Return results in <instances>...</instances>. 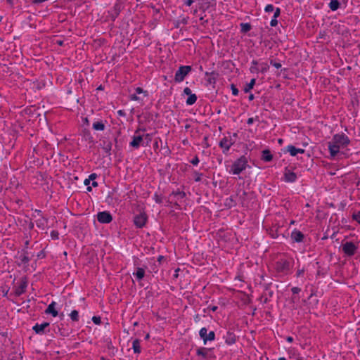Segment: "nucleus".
Listing matches in <instances>:
<instances>
[{
  "instance_id": "f03ea898",
  "label": "nucleus",
  "mask_w": 360,
  "mask_h": 360,
  "mask_svg": "<svg viewBox=\"0 0 360 360\" xmlns=\"http://www.w3.org/2000/svg\"><path fill=\"white\" fill-rule=\"evenodd\" d=\"M291 268V262L287 259H280L276 262V270L278 273L288 274Z\"/></svg>"
},
{
  "instance_id": "f257e3e1",
  "label": "nucleus",
  "mask_w": 360,
  "mask_h": 360,
  "mask_svg": "<svg viewBox=\"0 0 360 360\" xmlns=\"http://www.w3.org/2000/svg\"><path fill=\"white\" fill-rule=\"evenodd\" d=\"M248 167H249L248 158L245 155H242L233 162L229 173L234 175L240 174Z\"/></svg>"
},
{
  "instance_id": "3c124183",
  "label": "nucleus",
  "mask_w": 360,
  "mask_h": 360,
  "mask_svg": "<svg viewBox=\"0 0 360 360\" xmlns=\"http://www.w3.org/2000/svg\"><path fill=\"white\" fill-rule=\"evenodd\" d=\"M280 14H281V9L279 8H276L274 11V18H277L280 15Z\"/></svg>"
},
{
  "instance_id": "4c0bfd02",
  "label": "nucleus",
  "mask_w": 360,
  "mask_h": 360,
  "mask_svg": "<svg viewBox=\"0 0 360 360\" xmlns=\"http://www.w3.org/2000/svg\"><path fill=\"white\" fill-rule=\"evenodd\" d=\"M269 69V66L268 65V64L266 63H263L261 64V69H260V72H262V73H264L266 72H267Z\"/></svg>"
},
{
  "instance_id": "09e8293b",
  "label": "nucleus",
  "mask_w": 360,
  "mask_h": 360,
  "mask_svg": "<svg viewBox=\"0 0 360 360\" xmlns=\"http://www.w3.org/2000/svg\"><path fill=\"white\" fill-rule=\"evenodd\" d=\"M59 233L57 231H52L51 233V236L53 239H58Z\"/></svg>"
},
{
  "instance_id": "9d476101",
  "label": "nucleus",
  "mask_w": 360,
  "mask_h": 360,
  "mask_svg": "<svg viewBox=\"0 0 360 360\" xmlns=\"http://www.w3.org/2000/svg\"><path fill=\"white\" fill-rule=\"evenodd\" d=\"M97 220L101 224H109L112 221V217L108 211L99 212L97 214Z\"/></svg>"
},
{
  "instance_id": "c85d7f7f",
  "label": "nucleus",
  "mask_w": 360,
  "mask_h": 360,
  "mask_svg": "<svg viewBox=\"0 0 360 360\" xmlns=\"http://www.w3.org/2000/svg\"><path fill=\"white\" fill-rule=\"evenodd\" d=\"M63 324L60 323V325H58L56 326V328L54 329L55 333L59 332L60 335L65 337L68 335V333L65 331L64 329H63Z\"/></svg>"
},
{
  "instance_id": "bb28decb",
  "label": "nucleus",
  "mask_w": 360,
  "mask_h": 360,
  "mask_svg": "<svg viewBox=\"0 0 360 360\" xmlns=\"http://www.w3.org/2000/svg\"><path fill=\"white\" fill-rule=\"evenodd\" d=\"M255 82H256V79L255 78H253L250 80V83L246 84V85L245 86V87L243 89V91H245V93L250 92L251 91V89H253V87L255 84Z\"/></svg>"
},
{
  "instance_id": "4d7b16f0",
  "label": "nucleus",
  "mask_w": 360,
  "mask_h": 360,
  "mask_svg": "<svg viewBox=\"0 0 360 360\" xmlns=\"http://www.w3.org/2000/svg\"><path fill=\"white\" fill-rule=\"evenodd\" d=\"M184 93L186 94V95H190L192 92H191V90L190 88L188 87H186L184 89Z\"/></svg>"
},
{
  "instance_id": "0eeeda50",
  "label": "nucleus",
  "mask_w": 360,
  "mask_h": 360,
  "mask_svg": "<svg viewBox=\"0 0 360 360\" xmlns=\"http://www.w3.org/2000/svg\"><path fill=\"white\" fill-rule=\"evenodd\" d=\"M333 141H334L335 143L340 145V147H345L350 143L348 136L345 134H338L334 135L333 137Z\"/></svg>"
},
{
  "instance_id": "9b49d317",
  "label": "nucleus",
  "mask_w": 360,
  "mask_h": 360,
  "mask_svg": "<svg viewBox=\"0 0 360 360\" xmlns=\"http://www.w3.org/2000/svg\"><path fill=\"white\" fill-rule=\"evenodd\" d=\"M129 146L135 149H138L141 146H144L143 136L134 134L131 141L129 143Z\"/></svg>"
},
{
  "instance_id": "e2e57ef3",
  "label": "nucleus",
  "mask_w": 360,
  "mask_h": 360,
  "mask_svg": "<svg viewBox=\"0 0 360 360\" xmlns=\"http://www.w3.org/2000/svg\"><path fill=\"white\" fill-rule=\"evenodd\" d=\"M208 309H210L212 311H216L217 310V309H218V307L217 306H210L208 307Z\"/></svg>"
},
{
  "instance_id": "052dcab7",
  "label": "nucleus",
  "mask_w": 360,
  "mask_h": 360,
  "mask_svg": "<svg viewBox=\"0 0 360 360\" xmlns=\"http://www.w3.org/2000/svg\"><path fill=\"white\" fill-rule=\"evenodd\" d=\"M200 20L201 21V24L204 26H205V24L208 22L207 20H205L204 17H200Z\"/></svg>"
},
{
  "instance_id": "b1692460",
  "label": "nucleus",
  "mask_w": 360,
  "mask_h": 360,
  "mask_svg": "<svg viewBox=\"0 0 360 360\" xmlns=\"http://www.w3.org/2000/svg\"><path fill=\"white\" fill-rule=\"evenodd\" d=\"M212 349L205 348V347H199L196 350V354L199 356H202L204 359L207 358V351H211Z\"/></svg>"
},
{
  "instance_id": "603ef678",
  "label": "nucleus",
  "mask_w": 360,
  "mask_h": 360,
  "mask_svg": "<svg viewBox=\"0 0 360 360\" xmlns=\"http://www.w3.org/2000/svg\"><path fill=\"white\" fill-rule=\"evenodd\" d=\"M278 25V20H276V18H274L271 22H270V25L271 27H275Z\"/></svg>"
},
{
  "instance_id": "8fccbe9b",
  "label": "nucleus",
  "mask_w": 360,
  "mask_h": 360,
  "mask_svg": "<svg viewBox=\"0 0 360 360\" xmlns=\"http://www.w3.org/2000/svg\"><path fill=\"white\" fill-rule=\"evenodd\" d=\"M250 70L252 73H257L259 71H260L257 66L253 65L250 67Z\"/></svg>"
},
{
  "instance_id": "c9c22d12",
  "label": "nucleus",
  "mask_w": 360,
  "mask_h": 360,
  "mask_svg": "<svg viewBox=\"0 0 360 360\" xmlns=\"http://www.w3.org/2000/svg\"><path fill=\"white\" fill-rule=\"evenodd\" d=\"M70 319L73 321H79V312L77 310H73L70 314Z\"/></svg>"
},
{
  "instance_id": "423d86ee",
  "label": "nucleus",
  "mask_w": 360,
  "mask_h": 360,
  "mask_svg": "<svg viewBox=\"0 0 360 360\" xmlns=\"http://www.w3.org/2000/svg\"><path fill=\"white\" fill-rule=\"evenodd\" d=\"M216 1L215 0L202 1L200 3L199 9L202 12L211 13L215 11Z\"/></svg>"
},
{
  "instance_id": "0e129e2a",
  "label": "nucleus",
  "mask_w": 360,
  "mask_h": 360,
  "mask_svg": "<svg viewBox=\"0 0 360 360\" xmlns=\"http://www.w3.org/2000/svg\"><path fill=\"white\" fill-rule=\"evenodd\" d=\"M193 3V0H186L185 1V4L188 6H191V4Z\"/></svg>"
},
{
  "instance_id": "c756f323",
  "label": "nucleus",
  "mask_w": 360,
  "mask_h": 360,
  "mask_svg": "<svg viewBox=\"0 0 360 360\" xmlns=\"http://www.w3.org/2000/svg\"><path fill=\"white\" fill-rule=\"evenodd\" d=\"M197 101V96L195 94H191L188 95V97L186 100V104L188 105H191L194 104Z\"/></svg>"
},
{
  "instance_id": "f8f14e48",
  "label": "nucleus",
  "mask_w": 360,
  "mask_h": 360,
  "mask_svg": "<svg viewBox=\"0 0 360 360\" xmlns=\"http://www.w3.org/2000/svg\"><path fill=\"white\" fill-rule=\"evenodd\" d=\"M148 217L146 213H140L136 214L134 218V225L137 228H143L147 221Z\"/></svg>"
},
{
  "instance_id": "aec40b11",
  "label": "nucleus",
  "mask_w": 360,
  "mask_h": 360,
  "mask_svg": "<svg viewBox=\"0 0 360 360\" xmlns=\"http://www.w3.org/2000/svg\"><path fill=\"white\" fill-rule=\"evenodd\" d=\"M56 305V303L55 302H52L45 310V313L47 314H51L53 317L57 316L58 315V312L55 308Z\"/></svg>"
},
{
  "instance_id": "13d9d810",
  "label": "nucleus",
  "mask_w": 360,
  "mask_h": 360,
  "mask_svg": "<svg viewBox=\"0 0 360 360\" xmlns=\"http://www.w3.org/2000/svg\"><path fill=\"white\" fill-rule=\"evenodd\" d=\"M146 131V129L145 128H140L139 127L134 132L135 134H140V132L141 131Z\"/></svg>"
},
{
  "instance_id": "f3484780",
  "label": "nucleus",
  "mask_w": 360,
  "mask_h": 360,
  "mask_svg": "<svg viewBox=\"0 0 360 360\" xmlns=\"http://www.w3.org/2000/svg\"><path fill=\"white\" fill-rule=\"evenodd\" d=\"M340 146L334 143V141L328 142V150L331 157H335L340 151Z\"/></svg>"
},
{
  "instance_id": "a878e982",
  "label": "nucleus",
  "mask_w": 360,
  "mask_h": 360,
  "mask_svg": "<svg viewBox=\"0 0 360 360\" xmlns=\"http://www.w3.org/2000/svg\"><path fill=\"white\" fill-rule=\"evenodd\" d=\"M340 6V3L338 0H331L329 3V8L331 11H337Z\"/></svg>"
},
{
  "instance_id": "338daca9",
  "label": "nucleus",
  "mask_w": 360,
  "mask_h": 360,
  "mask_svg": "<svg viewBox=\"0 0 360 360\" xmlns=\"http://www.w3.org/2000/svg\"><path fill=\"white\" fill-rule=\"evenodd\" d=\"M304 274V269L298 270L297 271V276L299 277Z\"/></svg>"
},
{
  "instance_id": "6ab92c4d",
  "label": "nucleus",
  "mask_w": 360,
  "mask_h": 360,
  "mask_svg": "<svg viewBox=\"0 0 360 360\" xmlns=\"http://www.w3.org/2000/svg\"><path fill=\"white\" fill-rule=\"evenodd\" d=\"M281 227L278 226L277 224L273 225L271 227H270L269 229H267V231L269 234L273 238H277L280 233H279V229Z\"/></svg>"
},
{
  "instance_id": "5fc2aeb1",
  "label": "nucleus",
  "mask_w": 360,
  "mask_h": 360,
  "mask_svg": "<svg viewBox=\"0 0 360 360\" xmlns=\"http://www.w3.org/2000/svg\"><path fill=\"white\" fill-rule=\"evenodd\" d=\"M191 162L194 165H197L199 163V159L198 156H195V158L191 161Z\"/></svg>"
},
{
  "instance_id": "37998d69",
  "label": "nucleus",
  "mask_w": 360,
  "mask_h": 360,
  "mask_svg": "<svg viewBox=\"0 0 360 360\" xmlns=\"http://www.w3.org/2000/svg\"><path fill=\"white\" fill-rule=\"evenodd\" d=\"M270 64L271 65H273L274 67H275L276 68L278 69V68H281V64L280 63H277L273 59H270Z\"/></svg>"
},
{
  "instance_id": "20e7f679",
  "label": "nucleus",
  "mask_w": 360,
  "mask_h": 360,
  "mask_svg": "<svg viewBox=\"0 0 360 360\" xmlns=\"http://www.w3.org/2000/svg\"><path fill=\"white\" fill-rule=\"evenodd\" d=\"M342 248L346 255L351 257L355 255L358 247L353 242L347 241L342 245Z\"/></svg>"
},
{
  "instance_id": "2f4dec72",
  "label": "nucleus",
  "mask_w": 360,
  "mask_h": 360,
  "mask_svg": "<svg viewBox=\"0 0 360 360\" xmlns=\"http://www.w3.org/2000/svg\"><path fill=\"white\" fill-rule=\"evenodd\" d=\"M83 136L84 137V139L86 140V141H89V142L91 143L94 141L93 140V137L89 131V130L88 129H84L83 131Z\"/></svg>"
},
{
  "instance_id": "4be33fe9",
  "label": "nucleus",
  "mask_w": 360,
  "mask_h": 360,
  "mask_svg": "<svg viewBox=\"0 0 360 360\" xmlns=\"http://www.w3.org/2000/svg\"><path fill=\"white\" fill-rule=\"evenodd\" d=\"M146 268V266H145V268L137 267L136 272L133 273L134 276H135L138 281L142 280L145 276V269Z\"/></svg>"
},
{
  "instance_id": "39448f33",
  "label": "nucleus",
  "mask_w": 360,
  "mask_h": 360,
  "mask_svg": "<svg viewBox=\"0 0 360 360\" xmlns=\"http://www.w3.org/2000/svg\"><path fill=\"white\" fill-rule=\"evenodd\" d=\"M99 141V146L101 147V148L108 155H110L112 146L111 139L108 136H102Z\"/></svg>"
},
{
  "instance_id": "58836bf2",
  "label": "nucleus",
  "mask_w": 360,
  "mask_h": 360,
  "mask_svg": "<svg viewBox=\"0 0 360 360\" xmlns=\"http://www.w3.org/2000/svg\"><path fill=\"white\" fill-rule=\"evenodd\" d=\"M120 11H121V5L119 4H116L114 6V11H115V17H117L119 15Z\"/></svg>"
},
{
  "instance_id": "69168bd1",
  "label": "nucleus",
  "mask_w": 360,
  "mask_h": 360,
  "mask_svg": "<svg viewBox=\"0 0 360 360\" xmlns=\"http://www.w3.org/2000/svg\"><path fill=\"white\" fill-rule=\"evenodd\" d=\"M253 122H254V118L253 117L248 118V120L247 121V124H252Z\"/></svg>"
},
{
  "instance_id": "cd10ccee",
  "label": "nucleus",
  "mask_w": 360,
  "mask_h": 360,
  "mask_svg": "<svg viewBox=\"0 0 360 360\" xmlns=\"http://www.w3.org/2000/svg\"><path fill=\"white\" fill-rule=\"evenodd\" d=\"M92 127L94 130L103 131L105 129V124L102 121L95 122Z\"/></svg>"
},
{
  "instance_id": "a19ab883",
  "label": "nucleus",
  "mask_w": 360,
  "mask_h": 360,
  "mask_svg": "<svg viewBox=\"0 0 360 360\" xmlns=\"http://www.w3.org/2000/svg\"><path fill=\"white\" fill-rule=\"evenodd\" d=\"M248 195V193L245 191H243L242 195H240V199L241 202L243 206L245 205V198Z\"/></svg>"
},
{
  "instance_id": "4468645a",
  "label": "nucleus",
  "mask_w": 360,
  "mask_h": 360,
  "mask_svg": "<svg viewBox=\"0 0 360 360\" xmlns=\"http://www.w3.org/2000/svg\"><path fill=\"white\" fill-rule=\"evenodd\" d=\"M49 322H44L41 324H38V323H36L32 329L33 330L37 333V334H44V333H46L48 332H49V330L48 331H46V328H48L49 326Z\"/></svg>"
},
{
  "instance_id": "7ed1b4c3",
  "label": "nucleus",
  "mask_w": 360,
  "mask_h": 360,
  "mask_svg": "<svg viewBox=\"0 0 360 360\" xmlns=\"http://www.w3.org/2000/svg\"><path fill=\"white\" fill-rule=\"evenodd\" d=\"M192 70V67L190 65L180 66L179 70L176 72L174 76V81L176 82H181L184 81L187 75Z\"/></svg>"
},
{
  "instance_id": "7c9ffc66",
  "label": "nucleus",
  "mask_w": 360,
  "mask_h": 360,
  "mask_svg": "<svg viewBox=\"0 0 360 360\" xmlns=\"http://www.w3.org/2000/svg\"><path fill=\"white\" fill-rule=\"evenodd\" d=\"M240 32L242 33H247L248 32H249L251 28H252V26L250 23H240Z\"/></svg>"
},
{
  "instance_id": "a18cd8bd",
  "label": "nucleus",
  "mask_w": 360,
  "mask_h": 360,
  "mask_svg": "<svg viewBox=\"0 0 360 360\" xmlns=\"http://www.w3.org/2000/svg\"><path fill=\"white\" fill-rule=\"evenodd\" d=\"M92 321L96 325H99L101 323V319L100 316H93Z\"/></svg>"
},
{
  "instance_id": "774afa93",
  "label": "nucleus",
  "mask_w": 360,
  "mask_h": 360,
  "mask_svg": "<svg viewBox=\"0 0 360 360\" xmlns=\"http://www.w3.org/2000/svg\"><path fill=\"white\" fill-rule=\"evenodd\" d=\"M155 201L158 203L162 202L161 198H160L158 195H155Z\"/></svg>"
},
{
  "instance_id": "dca6fc26",
  "label": "nucleus",
  "mask_w": 360,
  "mask_h": 360,
  "mask_svg": "<svg viewBox=\"0 0 360 360\" xmlns=\"http://www.w3.org/2000/svg\"><path fill=\"white\" fill-rule=\"evenodd\" d=\"M224 339L225 340V342L227 345H231L236 343L237 340V336L233 332L228 331L224 336Z\"/></svg>"
},
{
  "instance_id": "473e14b6",
  "label": "nucleus",
  "mask_w": 360,
  "mask_h": 360,
  "mask_svg": "<svg viewBox=\"0 0 360 360\" xmlns=\"http://www.w3.org/2000/svg\"><path fill=\"white\" fill-rule=\"evenodd\" d=\"M143 140H144V146H147L152 141V134H143Z\"/></svg>"
},
{
  "instance_id": "c03bdc74",
  "label": "nucleus",
  "mask_w": 360,
  "mask_h": 360,
  "mask_svg": "<svg viewBox=\"0 0 360 360\" xmlns=\"http://www.w3.org/2000/svg\"><path fill=\"white\" fill-rule=\"evenodd\" d=\"M265 12L269 13L274 11V6L272 4H268L264 8Z\"/></svg>"
},
{
  "instance_id": "a211bd4d",
  "label": "nucleus",
  "mask_w": 360,
  "mask_h": 360,
  "mask_svg": "<svg viewBox=\"0 0 360 360\" xmlns=\"http://www.w3.org/2000/svg\"><path fill=\"white\" fill-rule=\"evenodd\" d=\"M304 238V236L300 231L295 229L291 233V239L293 242H296V243L302 242Z\"/></svg>"
},
{
  "instance_id": "72a5a7b5",
  "label": "nucleus",
  "mask_w": 360,
  "mask_h": 360,
  "mask_svg": "<svg viewBox=\"0 0 360 360\" xmlns=\"http://www.w3.org/2000/svg\"><path fill=\"white\" fill-rule=\"evenodd\" d=\"M287 151L290 153L291 156H295L297 154V148L292 145L287 146Z\"/></svg>"
},
{
  "instance_id": "6e6d98bb",
  "label": "nucleus",
  "mask_w": 360,
  "mask_h": 360,
  "mask_svg": "<svg viewBox=\"0 0 360 360\" xmlns=\"http://www.w3.org/2000/svg\"><path fill=\"white\" fill-rule=\"evenodd\" d=\"M180 22L183 25H186L188 24V17H186V18H183L181 20H179Z\"/></svg>"
},
{
  "instance_id": "49530a36",
  "label": "nucleus",
  "mask_w": 360,
  "mask_h": 360,
  "mask_svg": "<svg viewBox=\"0 0 360 360\" xmlns=\"http://www.w3.org/2000/svg\"><path fill=\"white\" fill-rule=\"evenodd\" d=\"M135 91H136V94H139L144 93L145 96H148V93H147V91H143V89L142 88H141V87H137V88H136Z\"/></svg>"
},
{
  "instance_id": "2eb2a0df",
  "label": "nucleus",
  "mask_w": 360,
  "mask_h": 360,
  "mask_svg": "<svg viewBox=\"0 0 360 360\" xmlns=\"http://www.w3.org/2000/svg\"><path fill=\"white\" fill-rule=\"evenodd\" d=\"M205 75L207 77L206 82L207 84L213 85L216 84L217 79L219 76V73L215 71L211 72H206Z\"/></svg>"
},
{
  "instance_id": "e433bc0d",
  "label": "nucleus",
  "mask_w": 360,
  "mask_h": 360,
  "mask_svg": "<svg viewBox=\"0 0 360 360\" xmlns=\"http://www.w3.org/2000/svg\"><path fill=\"white\" fill-rule=\"evenodd\" d=\"M19 258L20 259L21 263L24 264H27L30 260L29 256L27 255H20Z\"/></svg>"
},
{
  "instance_id": "ea45409f",
  "label": "nucleus",
  "mask_w": 360,
  "mask_h": 360,
  "mask_svg": "<svg viewBox=\"0 0 360 360\" xmlns=\"http://www.w3.org/2000/svg\"><path fill=\"white\" fill-rule=\"evenodd\" d=\"M352 219L360 224V211L354 213L352 215Z\"/></svg>"
},
{
  "instance_id": "ddd939ff",
  "label": "nucleus",
  "mask_w": 360,
  "mask_h": 360,
  "mask_svg": "<svg viewBox=\"0 0 360 360\" xmlns=\"http://www.w3.org/2000/svg\"><path fill=\"white\" fill-rule=\"evenodd\" d=\"M233 144L234 141H232L231 139H229L227 137H224L219 142V146L223 148V153L225 154Z\"/></svg>"
},
{
  "instance_id": "393cba45",
  "label": "nucleus",
  "mask_w": 360,
  "mask_h": 360,
  "mask_svg": "<svg viewBox=\"0 0 360 360\" xmlns=\"http://www.w3.org/2000/svg\"><path fill=\"white\" fill-rule=\"evenodd\" d=\"M132 349L136 354L141 353L140 340L135 339L132 343Z\"/></svg>"
},
{
  "instance_id": "412c9836",
  "label": "nucleus",
  "mask_w": 360,
  "mask_h": 360,
  "mask_svg": "<svg viewBox=\"0 0 360 360\" xmlns=\"http://www.w3.org/2000/svg\"><path fill=\"white\" fill-rule=\"evenodd\" d=\"M261 160L264 162H270L273 160V155L269 149L262 150Z\"/></svg>"
},
{
  "instance_id": "bf43d9fd",
  "label": "nucleus",
  "mask_w": 360,
  "mask_h": 360,
  "mask_svg": "<svg viewBox=\"0 0 360 360\" xmlns=\"http://www.w3.org/2000/svg\"><path fill=\"white\" fill-rule=\"evenodd\" d=\"M130 98L131 101H138L139 98L136 96V94H132L130 96Z\"/></svg>"
},
{
  "instance_id": "f704fd0d",
  "label": "nucleus",
  "mask_w": 360,
  "mask_h": 360,
  "mask_svg": "<svg viewBox=\"0 0 360 360\" xmlns=\"http://www.w3.org/2000/svg\"><path fill=\"white\" fill-rule=\"evenodd\" d=\"M172 195H174L175 197H176L178 199L179 198H184L185 196H186V193L184 191H173L170 196Z\"/></svg>"
},
{
  "instance_id": "680f3d73",
  "label": "nucleus",
  "mask_w": 360,
  "mask_h": 360,
  "mask_svg": "<svg viewBox=\"0 0 360 360\" xmlns=\"http://www.w3.org/2000/svg\"><path fill=\"white\" fill-rule=\"evenodd\" d=\"M96 177H97V174H95V173H93V174H90V175H89V179L90 180L94 181Z\"/></svg>"
},
{
  "instance_id": "79ce46f5",
  "label": "nucleus",
  "mask_w": 360,
  "mask_h": 360,
  "mask_svg": "<svg viewBox=\"0 0 360 360\" xmlns=\"http://www.w3.org/2000/svg\"><path fill=\"white\" fill-rule=\"evenodd\" d=\"M231 91H232V94L234 95V96H238V89H237V87L236 86L235 84H232L231 85Z\"/></svg>"
},
{
  "instance_id": "de8ad7c7",
  "label": "nucleus",
  "mask_w": 360,
  "mask_h": 360,
  "mask_svg": "<svg viewBox=\"0 0 360 360\" xmlns=\"http://www.w3.org/2000/svg\"><path fill=\"white\" fill-rule=\"evenodd\" d=\"M202 174L195 172V181H200Z\"/></svg>"
},
{
  "instance_id": "1a4fd4ad",
  "label": "nucleus",
  "mask_w": 360,
  "mask_h": 360,
  "mask_svg": "<svg viewBox=\"0 0 360 360\" xmlns=\"http://www.w3.org/2000/svg\"><path fill=\"white\" fill-rule=\"evenodd\" d=\"M27 277L24 276L21 278L20 285L15 288L14 293L15 296L19 297L25 292L26 288L27 287Z\"/></svg>"
},
{
  "instance_id": "5701e85b",
  "label": "nucleus",
  "mask_w": 360,
  "mask_h": 360,
  "mask_svg": "<svg viewBox=\"0 0 360 360\" xmlns=\"http://www.w3.org/2000/svg\"><path fill=\"white\" fill-rule=\"evenodd\" d=\"M297 179V174L290 170L285 172V180L288 182H295Z\"/></svg>"
},
{
  "instance_id": "6e6552de",
  "label": "nucleus",
  "mask_w": 360,
  "mask_h": 360,
  "mask_svg": "<svg viewBox=\"0 0 360 360\" xmlns=\"http://www.w3.org/2000/svg\"><path fill=\"white\" fill-rule=\"evenodd\" d=\"M207 330L206 328H202L200 330V337L203 340L204 344H206L207 341H213L215 339V333L214 331H210L209 333H207Z\"/></svg>"
},
{
  "instance_id": "864d4df0",
  "label": "nucleus",
  "mask_w": 360,
  "mask_h": 360,
  "mask_svg": "<svg viewBox=\"0 0 360 360\" xmlns=\"http://www.w3.org/2000/svg\"><path fill=\"white\" fill-rule=\"evenodd\" d=\"M292 292L293 294H298L300 291H301V289L298 287H293L292 289H291Z\"/></svg>"
}]
</instances>
